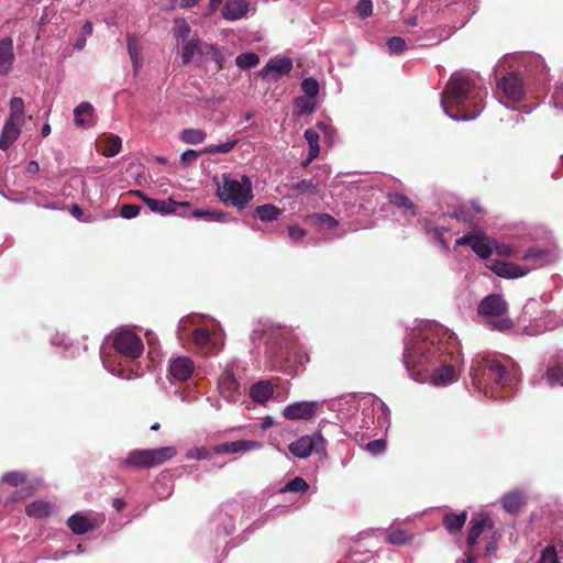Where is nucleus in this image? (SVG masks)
Wrapping results in <instances>:
<instances>
[{
    "label": "nucleus",
    "instance_id": "f257e3e1",
    "mask_svg": "<svg viewBox=\"0 0 563 563\" xmlns=\"http://www.w3.org/2000/svg\"><path fill=\"white\" fill-rule=\"evenodd\" d=\"M459 362L457 339L438 324L412 331L404 351V363L408 371H412L411 376L417 379L432 371L435 385L453 382Z\"/></svg>",
    "mask_w": 563,
    "mask_h": 563
},
{
    "label": "nucleus",
    "instance_id": "f03ea898",
    "mask_svg": "<svg viewBox=\"0 0 563 563\" xmlns=\"http://www.w3.org/2000/svg\"><path fill=\"white\" fill-rule=\"evenodd\" d=\"M442 95V107L446 114L455 120H472L482 112L486 91L470 76L453 74Z\"/></svg>",
    "mask_w": 563,
    "mask_h": 563
},
{
    "label": "nucleus",
    "instance_id": "7ed1b4c3",
    "mask_svg": "<svg viewBox=\"0 0 563 563\" xmlns=\"http://www.w3.org/2000/svg\"><path fill=\"white\" fill-rule=\"evenodd\" d=\"M471 377L473 385L485 395L497 397L496 388L510 385L511 377L506 367L496 358L482 356L475 358L471 365Z\"/></svg>",
    "mask_w": 563,
    "mask_h": 563
},
{
    "label": "nucleus",
    "instance_id": "20e7f679",
    "mask_svg": "<svg viewBox=\"0 0 563 563\" xmlns=\"http://www.w3.org/2000/svg\"><path fill=\"white\" fill-rule=\"evenodd\" d=\"M548 252L545 250L529 249L522 256L526 262H531L529 266H521L511 262L492 260L489 269H492L497 276L503 278H519L526 276L529 272L534 268L541 267Z\"/></svg>",
    "mask_w": 563,
    "mask_h": 563
},
{
    "label": "nucleus",
    "instance_id": "39448f33",
    "mask_svg": "<svg viewBox=\"0 0 563 563\" xmlns=\"http://www.w3.org/2000/svg\"><path fill=\"white\" fill-rule=\"evenodd\" d=\"M218 196L225 205L243 209L253 198L251 181L244 176L241 184L230 174H223L222 184H218Z\"/></svg>",
    "mask_w": 563,
    "mask_h": 563
},
{
    "label": "nucleus",
    "instance_id": "423d86ee",
    "mask_svg": "<svg viewBox=\"0 0 563 563\" xmlns=\"http://www.w3.org/2000/svg\"><path fill=\"white\" fill-rule=\"evenodd\" d=\"M478 313L489 318V324L497 330L504 331L512 328L514 323L508 317V303L497 294L486 296L478 305Z\"/></svg>",
    "mask_w": 563,
    "mask_h": 563
},
{
    "label": "nucleus",
    "instance_id": "0eeeda50",
    "mask_svg": "<svg viewBox=\"0 0 563 563\" xmlns=\"http://www.w3.org/2000/svg\"><path fill=\"white\" fill-rule=\"evenodd\" d=\"M177 451L174 446L133 450L128 454L123 463L132 468H151L173 459Z\"/></svg>",
    "mask_w": 563,
    "mask_h": 563
},
{
    "label": "nucleus",
    "instance_id": "6e6552de",
    "mask_svg": "<svg viewBox=\"0 0 563 563\" xmlns=\"http://www.w3.org/2000/svg\"><path fill=\"white\" fill-rule=\"evenodd\" d=\"M114 350L122 356L134 360L143 353V342L141 338L131 330L118 331L112 341Z\"/></svg>",
    "mask_w": 563,
    "mask_h": 563
},
{
    "label": "nucleus",
    "instance_id": "1a4fd4ad",
    "mask_svg": "<svg viewBox=\"0 0 563 563\" xmlns=\"http://www.w3.org/2000/svg\"><path fill=\"white\" fill-rule=\"evenodd\" d=\"M325 439L320 432L312 435H303L291 442L288 446L290 453L298 459H307L312 452L325 456Z\"/></svg>",
    "mask_w": 563,
    "mask_h": 563
},
{
    "label": "nucleus",
    "instance_id": "9d476101",
    "mask_svg": "<svg viewBox=\"0 0 563 563\" xmlns=\"http://www.w3.org/2000/svg\"><path fill=\"white\" fill-rule=\"evenodd\" d=\"M497 86L503 91L504 97L514 102L521 101L526 95L522 77L516 71L503 76L497 81Z\"/></svg>",
    "mask_w": 563,
    "mask_h": 563
},
{
    "label": "nucleus",
    "instance_id": "9b49d317",
    "mask_svg": "<svg viewBox=\"0 0 563 563\" xmlns=\"http://www.w3.org/2000/svg\"><path fill=\"white\" fill-rule=\"evenodd\" d=\"M494 528V521L489 517L488 514L478 512L472 516L468 522V534L466 539L467 551H472V549L477 544L478 538L486 530H492Z\"/></svg>",
    "mask_w": 563,
    "mask_h": 563
},
{
    "label": "nucleus",
    "instance_id": "f8f14e48",
    "mask_svg": "<svg viewBox=\"0 0 563 563\" xmlns=\"http://www.w3.org/2000/svg\"><path fill=\"white\" fill-rule=\"evenodd\" d=\"M457 245L470 246L481 258H489L493 253V242L485 235L468 233L456 240Z\"/></svg>",
    "mask_w": 563,
    "mask_h": 563
},
{
    "label": "nucleus",
    "instance_id": "ddd939ff",
    "mask_svg": "<svg viewBox=\"0 0 563 563\" xmlns=\"http://www.w3.org/2000/svg\"><path fill=\"white\" fill-rule=\"evenodd\" d=\"M191 341L197 352L202 355H211L219 352L220 346L212 339L207 328H197L191 333Z\"/></svg>",
    "mask_w": 563,
    "mask_h": 563
},
{
    "label": "nucleus",
    "instance_id": "4468645a",
    "mask_svg": "<svg viewBox=\"0 0 563 563\" xmlns=\"http://www.w3.org/2000/svg\"><path fill=\"white\" fill-rule=\"evenodd\" d=\"M318 408L319 404L317 401L292 402L284 409L283 416L288 420H308L314 417Z\"/></svg>",
    "mask_w": 563,
    "mask_h": 563
},
{
    "label": "nucleus",
    "instance_id": "2eb2a0df",
    "mask_svg": "<svg viewBox=\"0 0 563 563\" xmlns=\"http://www.w3.org/2000/svg\"><path fill=\"white\" fill-rule=\"evenodd\" d=\"M218 389L228 401H236L240 396V383L232 371H225L218 379Z\"/></svg>",
    "mask_w": 563,
    "mask_h": 563
},
{
    "label": "nucleus",
    "instance_id": "dca6fc26",
    "mask_svg": "<svg viewBox=\"0 0 563 563\" xmlns=\"http://www.w3.org/2000/svg\"><path fill=\"white\" fill-rule=\"evenodd\" d=\"M236 143H238V140H232V141L219 144V145H208L205 148H202L200 152H197L195 150H187L181 154L180 159L183 163L189 164V163L195 162L200 154H209V155H216L219 153L227 154V153H230L235 147Z\"/></svg>",
    "mask_w": 563,
    "mask_h": 563
},
{
    "label": "nucleus",
    "instance_id": "f3484780",
    "mask_svg": "<svg viewBox=\"0 0 563 563\" xmlns=\"http://www.w3.org/2000/svg\"><path fill=\"white\" fill-rule=\"evenodd\" d=\"M448 10L450 12H455V13H459L460 14V18L457 20V22H454L453 25H445V26H442V27H439L438 31L441 32V34L439 35V41L441 40H444V38H448L449 36H451V34L453 33V31L462 25H464L467 16L471 14V9L470 7L465 3V1H454L449 8Z\"/></svg>",
    "mask_w": 563,
    "mask_h": 563
},
{
    "label": "nucleus",
    "instance_id": "a211bd4d",
    "mask_svg": "<svg viewBox=\"0 0 563 563\" xmlns=\"http://www.w3.org/2000/svg\"><path fill=\"white\" fill-rule=\"evenodd\" d=\"M208 58L217 64L219 70L223 68L225 58L221 48L199 38L197 59L199 64H202L206 63Z\"/></svg>",
    "mask_w": 563,
    "mask_h": 563
},
{
    "label": "nucleus",
    "instance_id": "6ab92c4d",
    "mask_svg": "<svg viewBox=\"0 0 563 563\" xmlns=\"http://www.w3.org/2000/svg\"><path fill=\"white\" fill-rule=\"evenodd\" d=\"M195 371L194 362L186 356H180L170 362L169 374L173 378L185 382L191 377Z\"/></svg>",
    "mask_w": 563,
    "mask_h": 563
},
{
    "label": "nucleus",
    "instance_id": "aec40b11",
    "mask_svg": "<svg viewBox=\"0 0 563 563\" xmlns=\"http://www.w3.org/2000/svg\"><path fill=\"white\" fill-rule=\"evenodd\" d=\"M24 122L8 119L0 135V148L7 151L20 136Z\"/></svg>",
    "mask_w": 563,
    "mask_h": 563
},
{
    "label": "nucleus",
    "instance_id": "412c9836",
    "mask_svg": "<svg viewBox=\"0 0 563 563\" xmlns=\"http://www.w3.org/2000/svg\"><path fill=\"white\" fill-rule=\"evenodd\" d=\"M262 444L257 441H249V440H236L233 442H224L219 445L213 446L212 451L216 454H229V453H239L245 452L252 449L261 448Z\"/></svg>",
    "mask_w": 563,
    "mask_h": 563
},
{
    "label": "nucleus",
    "instance_id": "4be33fe9",
    "mask_svg": "<svg viewBox=\"0 0 563 563\" xmlns=\"http://www.w3.org/2000/svg\"><path fill=\"white\" fill-rule=\"evenodd\" d=\"M67 526L75 534H85L97 528L95 521L80 512L71 515L67 520Z\"/></svg>",
    "mask_w": 563,
    "mask_h": 563
},
{
    "label": "nucleus",
    "instance_id": "5701e85b",
    "mask_svg": "<svg viewBox=\"0 0 563 563\" xmlns=\"http://www.w3.org/2000/svg\"><path fill=\"white\" fill-rule=\"evenodd\" d=\"M247 0H228L222 9V15L228 21H235L246 15Z\"/></svg>",
    "mask_w": 563,
    "mask_h": 563
},
{
    "label": "nucleus",
    "instance_id": "b1692460",
    "mask_svg": "<svg viewBox=\"0 0 563 563\" xmlns=\"http://www.w3.org/2000/svg\"><path fill=\"white\" fill-rule=\"evenodd\" d=\"M467 520V511L463 510L460 514L455 512H445L442 518V525L446 529V531L455 536L463 529L465 522Z\"/></svg>",
    "mask_w": 563,
    "mask_h": 563
},
{
    "label": "nucleus",
    "instance_id": "393cba45",
    "mask_svg": "<svg viewBox=\"0 0 563 563\" xmlns=\"http://www.w3.org/2000/svg\"><path fill=\"white\" fill-rule=\"evenodd\" d=\"M95 109L90 102H81L74 109V122L79 128L92 126Z\"/></svg>",
    "mask_w": 563,
    "mask_h": 563
},
{
    "label": "nucleus",
    "instance_id": "a878e982",
    "mask_svg": "<svg viewBox=\"0 0 563 563\" xmlns=\"http://www.w3.org/2000/svg\"><path fill=\"white\" fill-rule=\"evenodd\" d=\"M292 69V60L289 57H276L269 59L262 73H275L274 79L287 75Z\"/></svg>",
    "mask_w": 563,
    "mask_h": 563
},
{
    "label": "nucleus",
    "instance_id": "bb28decb",
    "mask_svg": "<svg viewBox=\"0 0 563 563\" xmlns=\"http://www.w3.org/2000/svg\"><path fill=\"white\" fill-rule=\"evenodd\" d=\"M14 62L12 40L5 37L0 41V75H7Z\"/></svg>",
    "mask_w": 563,
    "mask_h": 563
},
{
    "label": "nucleus",
    "instance_id": "cd10ccee",
    "mask_svg": "<svg viewBox=\"0 0 563 563\" xmlns=\"http://www.w3.org/2000/svg\"><path fill=\"white\" fill-rule=\"evenodd\" d=\"M122 146V141L118 135H108L97 141V150L106 157L115 156Z\"/></svg>",
    "mask_w": 563,
    "mask_h": 563
},
{
    "label": "nucleus",
    "instance_id": "c85d7f7f",
    "mask_svg": "<svg viewBox=\"0 0 563 563\" xmlns=\"http://www.w3.org/2000/svg\"><path fill=\"white\" fill-rule=\"evenodd\" d=\"M274 393V388L268 380H260L250 388V397L257 404H265Z\"/></svg>",
    "mask_w": 563,
    "mask_h": 563
},
{
    "label": "nucleus",
    "instance_id": "c756f323",
    "mask_svg": "<svg viewBox=\"0 0 563 563\" xmlns=\"http://www.w3.org/2000/svg\"><path fill=\"white\" fill-rule=\"evenodd\" d=\"M526 501V496L520 490L509 492L501 498L503 508L509 514H517Z\"/></svg>",
    "mask_w": 563,
    "mask_h": 563
},
{
    "label": "nucleus",
    "instance_id": "7c9ffc66",
    "mask_svg": "<svg viewBox=\"0 0 563 563\" xmlns=\"http://www.w3.org/2000/svg\"><path fill=\"white\" fill-rule=\"evenodd\" d=\"M53 512V505L43 499L34 500L25 506V514L30 518L42 519L49 517Z\"/></svg>",
    "mask_w": 563,
    "mask_h": 563
},
{
    "label": "nucleus",
    "instance_id": "2f4dec72",
    "mask_svg": "<svg viewBox=\"0 0 563 563\" xmlns=\"http://www.w3.org/2000/svg\"><path fill=\"white\" fill-rule=\"evenodd\" d=\"M146 205L151 209V211L159 212L162 214L174 213V212H176V209L178 207V203H176L172 199H168V200H158V199L146 200ZM179 206L180 207H188L189 203L188 202H183V203H179Z\"/></svg>",
    "mask_w": 563,
    "mask_h": 563
},
{
    "label": "nucleus",
    "instance_id": "473e14b6",
    "mask_svg": "<svg viewBox=\"0 0 563 563\" xmlns=\"http://www.w3.org/2000/svg\"><path fill=\"white\" fill-rule=\"evenodd\" d=\"M432 13V9L426 4L417 7L413 14L405 19V24L408 26L426 25L431 21L429 15Z\"/></svg>",
    "mask_w": 563,
    "mask_h": 563
},
{
    "label": "nucleus",
    "instance_id": "72a5a7b5",
    "mask_svg": "<svg viewBox=\"0 0 563 563\" xmlns=\"http://www.w3.org/2000/svg\"><path fill=\"white\" fill-rule=\"evenodd\" d=\"M550 386H563V361L551 360L545 373Z\"/></svg>",
    "mask_w": 563,
    "mask_h": 563
},
{
    "label": "nucleus",
    "instance_id": "f704fd0d",
    "mask_svg": "<svg viewBox=\"0 0 563 563\" xmlns=\"http://www.w3.org/2000/svg\"><path fill=\"white\" fill-rule=\"evenodd\" d=\"M0 483L5 484L10 487H15V488L23 487V486H26L27 484H30L27 482L26 473H24L22 471H11V472L4 473L0 477Z\"/></svg>",
    "mask_w": 563,
    "mask_h": 563
},
{
    "label": "nucleus",
    "instance_id": "c9c22d12",
    "mask_svg": "<svg viewBox=\"0 0 563 563\" xmlns=\"http://www.w3.org/2000/svg\"><path fill=\"white\" fill-rule=\"evenodd\" d=\"M388 198L389 202L395 207L404 209V211L410 216H416V205L406 195L401 192H393Z\"/></svg>",
    "mask_w": 563,
    "mask_h": 563
},
{
    "label": "nucleus",
    "instance_id": "e433bc0d",
    "mask_svg": "<svg viewBox=\"0 0 563 563\" xmlns=\"http://www.w3.org/2000/svg\"><path fill=\"white\" fill-rule=\"evenodd\" d=\"M37 489L36 484H27L23 487H18L5 499V505H13L31 497Z\"/></svg>",
    "mask_w": 563,
    "mask_h": 563
},
{
    "label": "nucleus",
    "instance_id": "4c0bfd02",
    "mask_svg": "<svg viewBox=\"0 0 563 563\" xmlns=\"http://www.w3.org/2000/svg\"><path fill=\"white\" fill-rule=\"evenodd\" d=\"M199 38L194 37L190 41L180 43V57L183 66L189 65L194 56L197 55Z\"/></svg>",
    "mask_w": 563,
    "mask_h": 563
},
{
    "label": "nucleus",
    "instance_id": "58836bf2",
    "mask_svg": "<svg viewBox=\"0 0 563 563\" xmlns=\"http://www.w3.org/2000/svg\"><path fill=\"white\" fill-rule=\"evenodd\" d=\"M282 213V210L274 205H263L254 209L253 216L263 221L276 220Z\"/></svg>",
    "mask_w": 563,
    "mask_h": 563
},
{
    "label": "nucleus",
    "instance_id": "ea45409f",
    "mask_svg": "<svg viewBox=\"0 0 563 563\" xmlns=\"http://www.w3.org/2000/svg\"><path fill=\"white\" fill-rule=\"evenodd\" d=\"M173 32L179 44L191 40V27L185 19H178L175 21Z\"/></svg>",
    "mask_w": 563,
    "mask_h": 563
},
{
    "label": "nucleus",
    "instance_id": "a19ab883",
    "mask_svg": "<svg viewBox=\"0 0 563 563\" xmlns=\"http://www.w3.org/2000/svg\"><path fill=\"white\" fill-rule=\"evenodd\" d=\"M207 137V133L200 129H185L180 133V140L186 144H200Z\"/></svg>",
    "mask_w": 563,
    "mask_h": 563
},
{
    "label": "nucleus",
    "instance_id": "79ce46f5",
    "mask_svg": "<svg viewBox=\"0 0 563 563\" xmlns=\"http://www.w3.org/2000/svg\"><path fill=\"white\" fill-rule=\"evenodd\" d=\"M128 52L135 69L142 65V49L136 38L128 35Z\"/></svg>",
    "mask_w": 563,
    "mask_h": 563
},
{
    "label": "nucleus",
    "instance_id": "37998d69",
    "mask_svg": "<svg viewBox=\"0 0 563 563\" xmlns=\"http://www.w3.org/2000/svg\"><path fill=\"white\" fill-rule=\"evenodd\" d=\"M235 64L242 69L254 68L260 64V57L253 52L242 53L235 58Z\"/></svg>",
    "mask_w": 563,
    "mask_h": 563
},
{
    "label": "nucleus",
    "instance_id": "c03bdc74",
    "mask_svg": "<svg viewBox=\"0 0 563 563\" xmlns=\"http://www.w3.org/2000/svg\"><path fill=\"white\" fill-rule=\"evenodd\" d=\"M8 119L24 122V101L20 97L10 100V115Z\"/></svg>",
    "mask_w": 563,
    "mask_h": 563
},
{
    "label": "nucleus",
    "instance_id": "a18cd8bd",
    "mask_svg": "<svg viewBox=\"0 0 563 563\" xmlns=\"http://www.w3.org/2000/svg\"><path fill=\"white\" fill-rule=\"evenodd\" d=\"M309 489L308 483L302 477H295L287 483L279 492L306 493Z\"/></svg>",
    "mask_w": 563,
    "mask_h": 563
},
{
    "label": "nucleus",
    "instance_id": "49530a36",
    "mask_svg": "<svg viewBox=\"0 0 563 563\" xmlns=\"http://www.w3.org/2000/svg\"><path fill=\"white\" fill-rule=\"evenodd\" d=\"M292 189L298 194H310L316 195L318 192V186L314 183L313 178L311 179H301L292 185Z\"/></svg>",
    "mask_w": 563,
    "mask_h": 563
},
{
    "label": "nucleus",
    "instance_id": "de8ad7c7",
    "mask_svg": "<svg viewBox=\"0 0 563 563\" xmlns=\"http://www.w3.org/2000/svg\"><path fill=\"white\" fill-rule=\"evenodd\" d=\"M412 537L405 530H395L387 536V541L391 544L404 545L410 542Z\"/></svg>",
    "mask_w": 563,
    "mask_h": 563
},
{
    "label": "nucleus",
    "instance_id": "09e8293b",
    "mask_svg": "<svg viewBox=\"0 0 563 563\" xmlns=\"http://www.w3.org/2000/svg\"><path fill=\"white\" fill-rule=\"evenodd\" d=\"M191 214L195 218H202L206 221H219L220 222V221L224 220V213L221 211L196 209L191 212Z\"/></svg>",
    "mask_w": 563,
    "mask_h": 563
},
{
    "label": "nucleus",
    "instance_id": "8fccbe9b",
    "mask_svg": "<svg viewBox=\"0 0 563 563\" xmlns=\"http://www.w3.org/2000/svg\"><path fill=\"white\" fill-rule=\"evenodd\" d=\"M301 89L306 96L314 98L319 93V84L314 78L308 77L302 80Z\"/></svg>",
    "mask_w": 563,
    "mask_h": 563
},
{
    "label": "nucleus",
    "instance_id": "3c124183",
    "mask_svg": "<svg viewBox=\"0 0 563 563\" xmlns=\"http://www.w3.org/2000/svg\"><path fill=\"white\" fill-rule=\"evenodd\" d=\"M305 139L308 142L309 152L319 154V133L313 129H308L305 131Z\"/></svg>",
    "mask_w": 563,
    "mask_h": 563
},
{
    "label": "nucleus",
    "instance_id": "603ef678",
    "mask_svg": "<svg viewBox=\"0 0 563 563\" xmlns=\"http://www.w3.org/2000/svg\"><path fill=\"white\" fill-rule=\"evenodd\" d=\"M387 47L391 54H401L405 52L407 44L400 36H393L387 41Z\"/></svg>",
    "mask_w": 563,
    "mask_h": 563
},
{
    "label": "nucleus",
    "instance_id": "864d4df0",
    "mask_svg": "<svg viewBox=\"0 0 563 563\" xmlns=\"http://www.w3.org/2000/svg\"><path fill=\"white\" fill-rule=\"evenodd\" d=\"M355 13L362 18H368L373 13V2L371 0H361L355 7Z\"/></svg>",
    "mask_w": 563,
    "mask_h": 563
},
{
    "label": "nucleus",
    "instance_id": "5fc2aeb1",
    "mask_svg": "<svg viewBox=\"0 0 563 563\" xmlns=\"http://www.w3.org/2000/svg\"><path fill=\"white\" fill-rule=\"evenodd\" d=\"M141 207L134 203L122 205L120 208V216L124 219H132L139 216Z\"/></svg>",
    "mask_w": 563,
    "mask_h": 563
},
{
    "label": "nucleus",
    "instance_id": "6e6d98bb",
    "mask_svg": "<svg viewBox=\"0 0 563 563\" xmlns=\"http://www.w3.org/2000/svg\"><path fill=\"white\" fill-rule=\"evenodd\" d=\"M538 563H559L555 548L553 545H547Z\"/></svg>",
    "mask_w": 563,
    "mask_h": 563
},
{
    "label": "nucleus",
    "instance_id": "4d7b16f0",
    "mask_svg": "<svg viewBox=\"0 0 563 563\" xmlns=\"http://www.w3.org/2000/svg\"><path fill=\"white\" fill-rule=\"evenodd\" d=\"M385 448L386 441L383 439L373 440L366 444L367 451L375 455L382 453L385 450Z\"/></svg>",
    "mask_w": 563,
    "mask_h": 563
},
{
    "label": "nucleus",
    "instance_id": "13d9d810",
    "mask_svg": "<svg viewBox=\"0 0 563 563\" xmlns=\"http://www.w3.org/2000/svg\"><path fill=\"white\" fill-rule=\"evenodd\" d=\"M316 218L320 224L327 225L329 229H333L339 224V222L328 213H318Z\"/></svg>",
    "mask_w": 563,
    "mask_h": 563
},
{
    "label": "nucleus",
    "instance_id": "bf43d9fd",
    "mask_svg": "<svg viewBox=\"0 0 563 563\" xmlns=\"http://www.w3.org/2000/svg\"><path fill=\"white\" fill-rule=\"evenodd\" d=\"M288 233L289 238L297 242L306 235V230L297 225H291L288 228Z\"/></svg>",
    "mask_w": 563,
    "mask_h": 563
},
{
    "label": "nucleus",
    "instance_id": "052dcab7",
    "mask_svg": "<svg viewBox=\"0 0 563 563\" xmlns=\"http://www.w3.org/2000/svg\"><path fill=\"white\" fill-rule=\"evenodd\" d=\"M222 1L223 0H210L209 5H208L207 15L213 14L219 9V7L221 5Z\"/></svg>",
    "mask_w": 563,
    "mask_h": 563
},
{
    "label": "nucleus",
    "instance_id": "680f3d73",
    "mask_svg": "<svg viewBox=\"0 0 563 563\" xmlns=\"http://www.w3.org/2000/svg\"><path fill=\"white\" fill-rule=\"evenodd\" d=\"M194 456L197 459H209L210 452L206 448H200L196 450V454Z\"/></svg>",
    "mask_w": 563,
    "mask_h": 563
},
{
    "label": "nucleus",
    "instance_id": "e2e57ef3",
    "mask_svg": "<svg viewBox=\"0 0 563 563\" xmlns=\"http://www.w3.org/2000/svg\"><path fill=\"white\" fill-rule=\"evenodd\" d=\"M112 507L115 508L118 511H121L125 507V503L121 498H114L112 501Z\"/></svg>",
    "mask_w": 563,
    "mask_h": 563
},
{
    "label": "nucleus",
    "instance_id": "0e129e2a",
    "mask_svg": "<svg viewBox=\"0 0 563 563\" xmlns=\"http://www.w3.org/2000/svg\"><path fill=\"white\" fill-rule=\"evenodd\" d=\"M199 1L200 0H180L179 7L184 8V9L191 8L195 4H197Z\"/></svg>",
    "mask_w": 563,
    "mask_h": 563
},
{
    "label": "nucleus",
    "instance_id": "69168bd1",
    "mask_svg": "<svg viewBox=\"0 0 563 563\" xmlns=\"http://www.w3.org/2000/svg\"><path fill=\"white\" fill-rule=\"evenodd\" d=\"M318 156H319V154H317V153H312V152H309V153H308L307 158L302 162V166H303V167L309 166V164H310L312 161H314Z\"/></svg>",
    "mask_w": 563,
    "mask_h": 563
},
{
    "label": "nucleus",
    "instance_id": "338daca9",
    "mask_svg": "<svg viewBox=\"0 0 563 563\" xmlns=\"http://www.w3.org/2000/svg\"><path fill=\"white\" fill-rule=\"evenodd\" d=\"M92 30H93L92 24L88 21L82 25V29H81L84 35H91Z\"/></svg>",
    "mask_w": 563,
    "mask_h": 563
},
{
    "label": "nucleus",
    "instance_id": "774afa93",
    "mask_svg": "<svg viewBox=\"0 0 563 563\" xmlns=\"http://www.w3.org/2000/svg\"><path fill=\"white\" fill-rule=\"evenodd\" d=\"M496 549H497L496 542H494V541L488 542V544L486 545V555L492 554L493 552L496 551Z\"/></svg>",
    "mask_w": 563,
    "mask_h": 563
}]
</instances>
